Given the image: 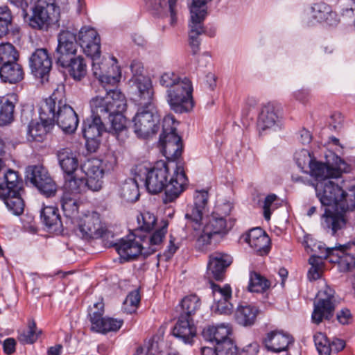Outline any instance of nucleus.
<instances>
[{
	"mask_svg": "<svg viewBox=\"0 0 355 355\" xmlns=\"http://www.w3.org/2000/svg\"><path fill=\"white\" fill-rule=\"evenodd\" d=\"M92 115L83 123V133L89 151L99 147L102 133L107 131L119 135L126 128L123 112L127 107L126 98L119 90L110 89L103 96H96L89 102Z\"/></svg>",
	"mask_w": 355,
	"mask_h": 355,
	"instance_id": "obj_1",
	"label": "nucleus"
},
{
	"mask_svg": "<svg viewBox=\"0 0 355 355\" xmlns=\"http://www.w3.org/2000/svg\"><path fill=\"white\" fill-rule=\"evenodd\" d=\"M315 187L316 196L323 206H334V210L325 209L322 217V226L331 235L345 227L349 215L355 209V186L343 189L337 179H326L311 184Z\"/></svg>",
	"mask_w": 355,
	"mask_h": 355,
	"instance_id": "obj_2",
	"label": "nucleus"
},
{
	"mask_svg": "<svg viewBox=\"0 0 355 355\" xmlns=\"http://www.w3.org/2000/svg\"><path fill=\"white\" fill-rule=\"evenodd\" d=\"M135 173L140 180H144L150 193L157 194L164 189V203L178 198L188 184L183 165L179 162L166 163L159 160L153 167L149 166V163L144 162L135 166Z\"/></svg>",
	"mask_w": 355,
	"mask_h": 355,
	"instance_id": "obj_3",
	"label": "nucleus"
},
{
	"mask_svg": "<svg viewBox=\"0 0 355 355\" xmlns=\"http://www.w3.org/2000/svg\"><path fill=\"white\" fill-rule=\"evenodd\" d=\"M44 105L50 107L49 118L53 125L56 124L66 133H73L78 125V115L67 103L65 87L58 85L51 96L43 101Z\"/></svg>",
	"mask_w": 355,
	"mask_h": 355,
	"instance_id": "obj_4",
	"label": "nucleus"
},
{
	"mask_svg": "<svg viewBox=\"0 0 355 355\" xmlns=\"http://www.w3.org/2000/svg\"><path fill=\"white\" fill-rule=\"evenodd\" d=\"M232 209V205L229 202L218 207L220 214H213L207 218L198 241L207 245L213 240L217 241L218 239L224 238L235 223V220L228 216Z\"/></svg>",
	"mask_w": 355,
	"mask_h": 355,
	"instance_id": "obj_5",
	"label": "nucleus"
},
{
	"mask_svg": "<svg viewBox=\"0 0 355 355\" xmlns=\"http://www.w3.org/2000/svg\"><path fill=\"white\" fill-rule=\"evenodd\" d=\"M159 119L155 103L141 105L132 120L135 134L144 139L154 135L159 129Z\"/></svg>",
	"mask_w": 355,
	"mask_h": 355,
	"instance_id": "obj_6",
	"label": "nucleus"
},
{
	"mask_svg": "<svg viewBox=\"0 0 355 355\" xmlns=\"http://www.w3.org/2000/svg\"><path fill=\"white\" fill-rule=\"evenodd\" d=\"M92 60V71L94 76L98 80L106 94L110 89H116L121 78V69L116 64V60H101V54L98 56L90 57Z\"/></svg>",
	"mask_w": 355,
	"mask_h": 355,
	"instance_id": "obj_7",
	"label": "nucleus"
},
{
	"mask_svg": "<svg viewBox=\"0 0 355 355\" xmlns=\"http://www.w3.org/2000/svg\"><path fill=\"white\" fill-rule=\"evenodd\" d=\"M193 87L191 80L184 78L174 87L167 90V102L175 112H189L193 106Z\"/></svg>",
	"mask_w": 355,
	"mask_h": 355,
	"instance_id": "obj_8",
	"label": "nucleus"
},
{
	"mask_svg": "<svg viewBox=\"0 0 355 355\" xmlns=\"http://www.w3.org/2000/svg\"><path fill=\"white\" fill-rule=\"evenodd\" d=\"M58 10L54 0H37L29 19L31 27L38 30H47L49 26L58 21Z\"/></svg>",
	"mask_w": 355,
	"mask_h": 355,
	"instance_id": "obj_9",
	"label": "nucleus"
},
{
	"mask_svg": "<svg viewBox=\"0 0 355 355\" xmlns=\"http://www.w3.org/2000/svg\"><path fill=\"white\" fill-rule=\"evenodd\" d=\"M349 166L340 157L334 155V162L330 164H324L314 161L310 167V174L316 182H322L326 179H337L343 173L349 172Z\"/></svg>",
	"mask_w": 355,
	"mask_h": 355,
	"instance_id": "obj_10",
	"label": "nucleus"
},
{
	"mask_svg": "<svg viewBox=\"0 0 355 355\" xmlns=\"http://www.w3.org/2000/svg\"><path fill=\"white\" fill-rule=\"evenodd\" d=\"M317 297L311 320L313 323L320 324L323 320H330L334 315L336 307L334 291L327 286L318 293Z\"/></svg>",
	"mask_w": 355,
	"mask_h": 355,
	"instance_id": "obj_11",
	"label": "nucleus"
},
{
	"mask_svg": "<svg viewBox=\"0 0 355 355\" xmlns=\"http://www.w3.org/2000/svg\"><path fill=\"white\" fill-rule=\"evenodd\" d=\"M50 107L41 103L39 118L40 121L32 120L27 128V139L30 141H42L53 128V121L49 118Z\"/></svg>",
	"mask_w": 355,
	"mask_h": 355,
	"instance_id": "obj_12",
	"label": "nucleus"
},
{
	"mask_svg": "<svg viewBox=\"0 0 355 355\" xmlns=\"http://www.w3.org/2000/svg\"><path fill=\"white\" fill-rule=\"evenodd\" d=\"M26 178L44 196L49 197L55 194L56 185L47 170L42 166H28L26 170Z\"/></svg>",
	"mask_w": 355,
	"mask_h": 355,
	"instance_id": "obj_13",
	"label": "nucleus"
},
{
	"mask_svg": "<svg viewBox=\"0 0 355 355\" xmlns=\"http://www.w3.org/2000/svg\"><path fill=\"white\" fill-rule=\"evenodd\" d=\"M120 257L125 261L135 259L139 255L144 256V246L141 234H130L114 244Z\"/></svg>",
	"mask_w": 355,
	"mask_h": 355,
	"instance_id": "obj_14",
	"label": "nucleus"
},
{
	"mask_svg": "<svg viewBox=\"0 0 355 355\" xmlns=\"http://www.w3.org/2000/svg\"><path fill=\"white\" fill-rule=\"evenodd\" d=\"M78 230L85 239L101 238L105 232L100 215L95 211L88 212L79 219Z\"/></svg>",
	"mask_w": 355,
	"mask_h": 355,
	"instance_id": "obj_15",
	"label": "nucleus"
},
{
	"mask_svg": "<svg viewBox=\"0 0 355 355\" xmlns=\"http://www.w3.org/2000/svg\"><path fill=\"white\" fill-rule=\"evenodd\" d=\"M308 23L314 25L317 23L324 22L329 26L338 23L337 14L332 11L327 3L320 1L313 3L306 11Z\"/></svg>",
	"mask_w": 355,
	"mask_h": 355,
	"instance_id": "obj_16",
	"label": "nucleus"
},
{
	"mask_svg": "<svg viewBox=\"0 0 355 355\" xmlns=\"http://www.w3.org/2000/svg\"><path fill=\"white\" fill-rule=\"evenodd\" d=\"M78 38L80 47L88 57L101 54V39L96 29L84 26L80 30Z\"/></svg>",
	"mask_w": 355,
	"mask_h": 355,
	"instance_id": "obj_17",
	"label": "nucleus"
},
{
	"mask_svg": "<svg viewBox=\"0 0 355 355\" xmlns=\"http://www.w3.org/2000/svg\"><path fill=\"white\" fill-rule=\"evenodd\" d=\"M76 51V35L69 31H62L58 35L57 62L67 64L69 59L74 57Z\"/></svg>",
	"mask_w": 355,
	"mask_h": 355,
	"instance_id": "obj_18",
	"label": "nucleus"
},
{
	"mask_svg": "<svg viewBox=\"0 0 355 355\" xmlns=\"http://www.w3.org/2000/svg\"><path fill=\"white\" fill-rule=\"evenodd\" d=\"M81 171L87 177L89 190L98 191L102 188L104 166L99 159H88L81 166Z\"/></svg>",
	"mask_w": 355,
	"mask_h": 355,
	"instance_id": "obj_19",
	"label": "nucleus"
},
{
	"mask_svg": "<svg viewBox=\"0 0 355 355\" xmlns=\"http://www.w3.org/2000/svg\"><path fill=\"white\" fill-rule=\"evenodd\" d=\"M131 88L136 95V101L141 105L155 103L151 80L144 76H135L130 80Z\"/></svg>",
	"mask_w": 355,
	"mask_h": 355,
	"instance_id": "obj_20",
	"label": "nucleus"
},
{
	"mask_svg": "<svg viewBox=\"0 0 355 355\" xmlns=\"http://www.w3.org/2000/svg\"><path fill=\"white\" fill-rule=\"evenodd\" d=\"M293 342L292 336L281 330H273L268 332L263 343L268 351L280 352L287 350Z\"/></svg>",
	"mask_w": 355,
	"mask_h": 355,
	"instance_id": "obj_21",
	"label": "nucleus"
},
{
	"mask_svg": "<svg viewBox=\"0 0 355 355\" xmlns=\"http://www.w3.org/2000/svg\"><path fill=\"white\" fill-rule=\"evenodd\" d=\"M51 66V59L46 49H36L30 58V67L36 77H44L49 73Z\"/></svg>",
	"mask_w": 355,
	"mask_h": 355,
	"instance_id": "obj_22",
	"label": "nucleus"
},
{
	"mask_svg": "<svg viewBox=\"0 0 355 355\" xmlns=\"http://www.w3.org/2000/svg\"><path fill=\"white\" fill-rule=\"evenodd\" d=\"M208 198L209 195L207 191H197L194 196L193 205L187 210L186 218L189 220L191 223H193V226L195 230L200 227V223L202 219Z\"/></svg>",
	"mask_w": 355,
	"mask_h": 355,
	"instance_id": "obj_23",
	"label": "nucleus"
},
{
	"mask_svg": "<svg viewBox=\"0 0 355 355\" xmlns=\"http://www.w3.org/2000/svg\"><path fill=\"white\" fill-rule=\"evenodd\" d=\"M230 255L220 252H215L209 255L207 274L216 280H221L225 269L232 263Z\"/></svg>",
	"mask_w": 355,
	"mask_h": 355,
	"instance_id": "obj_24",
	"label": "nucleus"
},
{
	"mask_svg": "<svg viewBox=\"0 0 355 355\" xmlns=\"http://www.w3.org/2000/svg\"><path fill=\"white\" fill-rule=\"evenodd\" d=\"M4 167V162L0 159V196H5L21 189V182L17 173L11 169L6 172L3 171Z\"/></svg>",
	"mask_w": 355,
	"mask_h": 355,
	"instance_id": "obj_25",
	"label": "nucleus"
},
{
	"mask_svg": "<svg viewBox=\"0 0 355 355\" xmlns=\"http://www.w3.org/2000/svg\"><path fill=\"white\" fill-rule=\"evenodd\" d=\"M173 335L186 344H192L197 334L193 319L179 316L173 330Z\"/></svg>",
	"mask_w": 355,
	"mask_h": 355,
	"instance_id": "obj_26",
	"label": "nucleus"
},
{
	"mask_svg": "<svg viewBox=\"0 0 355 355\" xmlns=\"http://www.w3.org/2000/svg\"><path fill=\"white\" fill-rule=\"evenodd\" d=\"M244 240L252 248L261 254H266L269 251L270 239L261 228L250 230Z\"/></svg>",
	"mask_w": 355,
	"mask_h": 355,
	"instance_id": "obj_27",
	"label": "nucleus"
},
{
	"mask_svg": "<svg viewBox=\"0 0 355 355\" xmlns=\"http://www.w3.org/2000/svg\"><path fill=\"white\" fill-rule=\"evenodd\" d=\"M279 123L280 119L274 105L272 104L264 105L258 118L257 124L259 130H275L279 126Z\"/></svg>",
	"mask_w": 355,
	"mask_h": 355,
	"instance_id": "obj_28",
	"label": "nucleus"
},
{
	"mask_svg": "<svg viewBox=\"0 0 355 355\" xmlns=\"http://www.w3.org/2000/svg\"><path fill=\"white\" fill-rule=\"evenodd\" d=\"M318 248L321 250L320 254L312 255L309 259V263L311 266L308 272V278L310 280H317L321 277L324 267V260L328 259L329 254L334 255V250H330L329 248H322L319 245Z\"/></svg>",
	"mask_w": 355,
	"mask_h": 355,
	"instance_id": "obj_29",
	"label": "nucleus"
},
{
	"mask_svg": "<svg viewBox=\"0 0 355 355\" xmlns=\"http://www.w3.org/2000/svg\"><path fill=\"white\" fill-rule=\"evenodd\" d=\"M191 20L189 24V35L199 37L205 32L203 21L207 15V9L193 4L190 6Z\"/></svg>",
	"mask_w": 355,
	"mask_h": 355,
	"instance_id": "obj_30",
	"label": "nucleus"
},
{
	"mask_svg": "<svg viewBox=\"0 0 355 355\" xmlns=\"http://www.w3.org/2000/svg\"><path fill=\"white\" fill-rule=\"evenodd\" d=\"M168 223L164 222V225L157 230L153 234H144L142 236V241L144 246V256H148L155 252L167 232Z\"/></svg>",
	"mask_w": 355,
	"mask_h": 355,
	"instance_id": "obj_31",
	"label": "nucleus"
},
{
	"mask_svg": "<svg viewBox=\"0 0 355 355\" xmlns=\"http://www.w3.org/2000/svg\"><path fill=\"white\" fill-rule=\"evenodd\" d=\"M57 158L60 166L67 175H72L78 169V159L71 149L59 150L57 152Z\"/></svg>",
	"mask_w": 355,
	"mask_h": 355,
	"instance_id": "obj_32",
	"label": "nucleus"
},
{
	"mask_svg": "<svg viewBox=\"0 0 355 355\" xmlns=\"http://www.w3.org/2000/svg\"><path fill=\"white\" fill-rule=\"evenodd\" d=\"M231 331V327L229 324L207 326L202 331V336L208 341L215 342L216 345L219 342L230 339Z\"/></svg>",
	"mask_w": 355,
	"mask_h": 355,
	"instance_id": "obj_33",
	"label": "nucleus"
},
{
	"mask_svg": "<svg viewBox=\"0 0 355 355\" xmlns=\"http://www.w3.org/2000/svg\"><path fill=\"white\" fill-rule=\"evenodd\" d=\"M24 75L22 67L17 61L4 64L0 67V77L4 82L18 83L24 78Z\"/></svg>",
	"mask_w": 355,
	"mask_h": 355,
	"instance_id": "obj_34",
	"label": "nucleus"
},
{
	"mask_svg": "<svg viewBox=\"0 0 355 355\" xmlns=\"http://www.w3.org/2000/svg\"><path fill=\"white\" fill-rule=\"evenodd\" d=\"M180 315L193 319L201 307V301L196 295H189L182 299L179 304Z\"/></svg>",
	"mask_w": 355,
	"mask_h": 355,
	"instance_id": "obj_35",
	"label": "nucleus"
},
{
	"mask_svg": "<svg viewBox=\"0 0 355 355\" xmlns=\"http://www.w3.org/2000/svg\"><path fill=\"white\" fill-rule=\"evenodd\" d=\"M64 68H68L69 75L77 81L81 80L87 73V63L81 56L73 57L69 59L68 64L58 63Z\"/></svg>",
	"mask_w": 355,
	"mask_h": 355,
	"instance_id": "obj_36",
	"label": "nucleus"
},
{
	"mask_svg": "<svg viewBox=\"0 0 355 355\" xmlns=\"http://www.w3.org/2000/svg\"><path fill=\"white\" fill-rule=\"evenodd\" d=\"M16 98L14 96L0 99V126L10 125L14 121Z\"/></svg>",
	"mask_w": 355,
	"mask_h": 355,
	"instance_id": "obj_37",
	"label": "nucleus"
},
{
	"mask_svg": "<svg viewBox=\"0 0 355 355\" xmlns=\"http://www.w3.org/2000/svg\"><path fill=\"white\" fill-rule=\"evenodd\" d=\"M334 250V255L329 254L328 259L329 262L336 263L341 272H347L355 268V258L350 254L345 253L344 250L329 248Z\"/></svg>",
	"mask_w": 355,
	"mask_h": 355,
	"instance_id": "obj_38",
	"label": "nucleus"
},
{
	"mask_svg": "<svg viewBox=\"0 0 355 355\" xmlns=\"http://www.w3.org/2000/svg\"><path fill=\"white\" fill-rule=\"evenodd\" d=\"M259 313L258 309L252 305H241L236 311V319L243 326H250L256 320Z\"/></svg>",
	"mask_w": 355,
	"mask_h": 355,
	"instance_id": "obj_39",
	"label": "nucleus"
},
{
	"mask_svg": "<svg viewBox=\"0 0 355 355\" xmlns=\"http://www.w3.org/2000/svg\"><path fill=\"white\" fill-rule=\"evenodd\" d=\"M19 192L20 191H17L5 196H0L8 211L15 216H20L24 210V201Z\"/></svg>",
	"mask_w": 355,
	"mask_h": 355,
	"instance_id": "obj_40",
	"label": "nucleus"
},
{
	"mask_svg": "<svg viewBox=\"0 0 355 355\" xmlns=\"http://www.w3.org/2000/svg\"><path fill=\"white\" fill-rule=\"evenodd\" d=\"M65 192L73 196L85 192L89 189L88 180L83 177L78 178L76 175H67L64 185Z\"/></svg>",
	"mask_w": 355,
	"mask_h": 355,
	"instance_id": "obj_41",
	"label": "nucleus"
},
{
	"mask_svg": "<svg viewBox=\"0 0 355 355\" xmlns=\"http://www.w3.org/2000/svg\"><path fill=\"white\" fill-rule=\"evenodd\" d=\"M122 320L112 318H103L98 323L94 321L95 325L91 326V330L94 332L105 334L111 331H117L122 326Z\"/></svg>",
	"mask_w": 355,
	"mask_h": 355,
	"instance_id": "obj_42",
	"label": "nucleus"
},
{
	"mask_svg": "<svg viewBox=\"0 0 355 355\" xmlns=\"http://www.w3.org/2000/svg\"><path fill=\"white\" fill-rule=\"evenodd\" d=\"M61 208L66 217L75 219L78 214V202L75 196L64 193L60 199Z\"/></svg>",
	"mask_w": 355,
	"mask_h": 355,
	"instance_id": "obj_43",
	"label": "nucleus"
},
{
	"mask_svg": "<svg viewBox=\"0 0 355 355\" xmlns=\"http://www.w3.org/2000/svg\"><path fill=\"white\" fill-rule=\"evenodd\" d=\"M137 178L136 175L135 178L126 180L121 188V197L126 202H134L139 199Z\"/></svg>",
	"mask_w": 355,
	"mask_h": 355,
	"instance_id": "obj_44",
	"label": "nucleus"
},
{
	"mask_svg": "<svg viewBox=\"0 0 355 355\" xmlns=\"http://www.w3.org/2000/svg\"><path fill=\"white\" fill-rule=\"evenodd\" d=\"M40 217L43 223L49 227H53V226H58L61 225L58 209L55 207H44L41 211Z\"/></svg>",
	"mask_w": 355,
	"mask_h": 355,
	"instance_id": "obj_45",
	"label": "nucleus"
},
{
	"mask_svg": "<svg viewBox=\"0 0 355 355\" xmlns=\"http://www.w3.org/2000/svg\"><path fill=\"white\" fill-rule=\"evenodd\" d=\"M270 282L260 274L251 272L250 275V282L248 290L253 293H262L270 287Z\"/></svg>",
	"mask_w": 355,
	"mask_h": 355,
	"instance_id": "obj_46",
	"label": "nucleus"
},
{
	"mask_svg": "<svg viewBox=\"0 0 355 355\" xmlns=\"http://www.w3.org/2000/svg\"><path fill=\"white\" fill-rule=\"evenodd\" d=\"M162 146L163 155L167 159L174 161L179 158L182 151V142L173 141L172 143H164Z\"/></svg>",
	"mask_w": 355,
	"mask_h": 355,
	"instance_id": "obj_47",
	"label": "nucleus"
},
{
	"mask_svg": "<svg viewBox=\"0 0 355 355\" xmlns=\"http://www.w3.org/2000/svg\"><path fill=\"white\" fill-rule=\"evenodd\" d=\"M18 53L13 45L10 43L0 44V64L17 61Z\"/></svg>",
	"mask_w": 355,
	"mask_h": 355,
	"instance_id": "obj_48",
	"label": "nucleus"
},
{
	"mask_svg": "<svg viewBox=\"0 0 355 355\" xmlns=\"http://www.w3.org/2000/svg\"><path fill=\"white\" fill-rule=\"evenodd\" d=\"M157 218L155 215L149 211L141 212L137 216L138 228L146 232L151 231L156 224Z\"/></svg>",
	"mask_w": 355,
	"mask_h": 355,
	"instance_id": "obj_49",
	"label": "nucleus"
},
{
	"mask_svg": "<svg viewBox=\"0 0 355 355\" xmlns=\"http://www.w3.org/2000/svg\"><path fill=\"white\" fill-rule=\"evenodd\" d=\"M12 21V15L7 6H0V37L6 35Z\"/></svg>",
	"mask_w": 355,
	"mask_h": 355,
	"instance_id": "obj_50",
	"label": "nucleus"
},
{
	"mask_svg": "<svg viewBox=\"0 0 355 355\" xmlns=\"http://www.w3.org/2000/svg\"><path fill=\"white\" fill-rule=\"evenodd\" d=\"M211 288L212 289L214 303L227 299H232V288L230 285L225 284L223 286H220L211 283Z\"/></svg>",
	"mask_w": 355,
	"mask_h": 355,
	"instance_id": "obj_51",
	"label": "nucleus"
},
{
	"mask_svg": "<svg viewBox=\"0 0 355 355\" xmlns=\"http://www.w3.org/2000/svg\"><path fill=\"white\" fill-rule=\"evenodd\" d=\"M41 332H36V324L34 320L28 322L27 331L21 332L18 337L19 340L24 344H32L35 342Z\"/></svg>",
	"mask_w": 355,
	"mask_h": 355,
	"instance_id": "obj_52",
	"label": "nucleus"
},
{
	"mask_svg": "<svg viewBox=\"0 0 355 355\" xmlns=\"http://www.w3.org/2000/svg\"><path fill=\"white\" fill-rule=\"evenodd\" d=\"M140 300V295L137 290L130 292L123 302V311L128 313L135 312L139 304Z\"/></svg>",
	"mask_w": 355,
	"mask_h": 355,
	"instance_id": "obj_53",
	"label": "nucleus"
},
{
	"mask_svg": "<svg viewBox=\"0 0 355 355\" xmlns=\"http://www.w3.org/2000/svg\"><path fill=\"white\" fill-rule=\"evenodd\" d=\"M314 342L319 355H330L331 345L325 334L321 332L315 334Z\"/></svg>",
	"mask_w": 355,
	"mask_h": 355,
	"instance_id": "obj_54",
	"label": "nucleus"
},
{
	"mask_svg": "<svg viewBox=\"0 0 355 355\" xmlns=\"http://www.w3.org/2000/svg\"><path fill=\"white\" fill-rule=\"evenodd\" d=\"M216 347L218 355H236L237 354L236 345L231 338L219 342Z\"/></svg>",
	"mask_w": 355,
	"mask_h": 355,
	"instance_id": "obj_55",
	"label": "nucleus"
},
{
	"mask_svg": "<svg viewBox=\"0 0 355 355\" xmlns=\"http://www.w3.org/2000/svg\"><path fill=\"white\" fill-rule=\"evenodd\" d=\"M295 159L299 168L303 170L306 166L309 168L314 162V159L309 150L302 149L295 154Z\"/></svg>",
	"mask_w": 355,
	"mask_h": 355,
	"instance_id": "obj_56",
	"label": "nucleus"
},
{
	"mask_svg": "<svg viewBox=\"0 0 355 355\" xmlns=\"http://www.w3.org/2000/svg\"><path fill=\"white\" fill-rule=\"evenodd\" d=\"M104 313V304L102 300L94 304L93 306L89 308V320L91 326L95 325L94 321L97 323L103 318Z\"/></svg>",
	"mask_w": 355,
	"mask_h": 355,
	"instance_id": "obj_57",
	"label": "nucleus"
},
{
	"mask_svg": "<svg viewBox=\"0 0 355 355\" xmlns=\"http://www.w3.org/2000/svg\"><path fill=\"white\" fill-rule=\"evenodd\" d=\"M181 79L178 75L172 71L164 73L159 78V83L162 86L168 89L174 87L176 84L181 82Z\"/></svg>",
	"mask_w": 355,
	"mask_h": 355,
	"instance_id": "obj_58",
	"label": "nucleus"
},
{
	"mask_svg": "<svg viewBox=\"0 0 355 355\" xmlns=\"http://www.w3.org/2000/svg\"><path fill=\"white\" fill-rule=\"evenodd\" d=\"M230 300L231 299H227L214 303L212 306L214 311L220 314H231L233 311L234 306Z\"/></svg>",
	"mask_w": 355,
	"mask_h": 355,
	"instance_id": "obj_59",
	"label": "nucleus"
},
{
	"mask_svg": "<svg viewBox=\"0 0 355 355\" xmlns=\"http://www.w3.org/2000/svg\"><path fill=\"white\" fill-rule=\"evenodd\" d=\"M176 121L172 115H167L163 119L162 133L161 135L176 132Z\"/></svg>",
	"mask_w": 355,
	"mask_h": 355,
	"instance_id": "obj_60",
	"label": "nucleus"
},
{
	"mask_svg": "<svg viewBox=\"0 0 355 355\" xmlns=\"http://www.w3.org/2000/svg\"><path fill=\"white\" fill-rule=\"evenodd\" d=\"M277 196L275 194L268 195L264 201L263 205V215L266 220H269L270 219L271 209H273L272 204L276 200Z\"/></svg>",
	"mask_w": 355,
	"mask_h": 355,
	"instance_id": "obj_61",
	"label": "nucleus"
},
{
	"mask_svg": "<svg viewBox=\"0 0 355 355\" xmlns=\"http://www.w3.org/2000/svg\"><path fill=\"white\" fill-rule=\"evenodd\" d=\"M337 320L341 324H348L352 321L351 312L347 309H343L337 313Z\"/></svg>",
	"mask_w": 355,
	"mask_h": 355,
	"instance_id": "obj_62",
	"label": "nucleus"
},
{
	"mask_svg": "<svg viewBox=\"0 0 355 355\" xmlns=\"http://www.w3.org/2000/svg\"><path fill=\"white\" fill-rule=\"evenodd\" d=\"M180 247V243L175 238L170 235L169 244L167 247V250L165 252L166 257L169 259L171 258L177 251Z\"/></svg>",
	"mask_w": 355,
	"mask_h": 355,
	"instance_id": "obj_63",
	"label": "nucleus"
},
{
	"mask_svg": "<svg viewBox=\"0 0 355 355\" xmlns=\"http://www.w3.org/2000/svg\"><path fill=\"white\" fill-rule=\"evenodd\" d=\"M155 345L157 347V344L153 340H150L148 344L138 347L134 355H147L148 353H152Z\"/></svg>",
	"mask_w": 355,
	"mask_h": 355,
	"instance_id": "obj_64",
	"label": "nucleus"
}]
</instances>
